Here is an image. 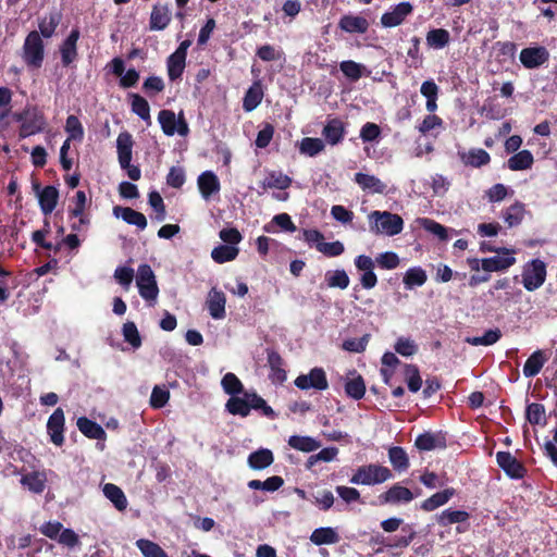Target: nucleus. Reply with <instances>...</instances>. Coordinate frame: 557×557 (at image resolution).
I'll list each match as a JSON object with an SVG mask.
<instances>
[{"label": "nucleus", "mask_w": 557, "mask_h": 557, "mask_svg": "<svg viewBox=\"0 0 557 557\" xmlns=\"http://www.w3.org/2000/svg\"><path fill=\"white\" fill-rule=\"evenodd\" d=\"M455 494L456 491L453 487H448L442 492H437L422 502L421 509L424 511H433L438 507L447 504Z\"/></svg>", "instance_id": "nucleus-32"}, {"label": "nucleus", "mask_w": 557, "mask_h": 557, "mask_svg": "<svg viewBox=\"0 0 557 557\" xmlns=\"http://www.w3.org/2000/svg\"><path fill=\"white\" fill-rule=\"evenodd\" d=\"M148 202L156 212L157 221L162 222L166 216V210L161 195L156 190L150 191L148 195Z\"/></svg>", "instance_id": "nucleus-63"}, {"label": "nucleus", "mask_w": 557, "mask_h": 557, "mask_svg": "<svg viewBox=\"0 0 557 557\" xmlns=\"http://www.w3.org/2000/svg\"><path fill=\"white\" fill-rule=\"evenodd\" d=\"M59 201V190L55 186L48 185L38 193V202L41 212L49 215L55 209Z\"/></svg>", "instance_id": "nucleus-26"}, {"label": "nucleus", "mask_w": 557, "mask_h": 557, "mask_svg": "<svg viewBox=\"0 0 557 557\" xmlns=\"http://www.w3.org/2000/svg\"><path fill=\"white\" fill-rule=\"evenodd\" d=\"M172 21L169 3L157 2L152 5L149 17V29L152 32L164 30Z\"/></svg>", "instance_id": "nucleus-16"}, {"label": "nucleus", "mask_w": 557, "mask_h": 557, "mask_svg": "<svg viewBox=\"0 0 557 557\" xmlns=\"http://www.w3.org/2000/svg\"><path fill=\"white\" fill-rule=\"evenodd\" d=\"M392 478L393 473L387 467L377 463H369L358 467L349 482L357 485H376Z\"/></svg>", "instance_id": "nucleus-3"}, {"label": "nucleus", "mask_w": 557, "mask_h": 557, "mask_svg": "<svg viewBox=\"0 0 557 557\" xmlns=\"http://www.w3.org/2000/svg\"><path fill=\"white\" fill-rule=\"evenodd\" d=\"M288 445L302 453H311L317 450L321 443L310 436L292 435L287 441Z\"/></svg>", "instance_id": "nucleus-39"}, {"label": "nucleus", "mask_w": 557, "mask_h": 557, "mask_svg": "<svg viewBox=\"0 0 557 557\" xmlns=\"http://www.w3.org/2000/svg\"><path fill=\"white\" fill-rule=\"evenodd\" d=\"M263 91L259 82L253 83L246 91L243 99V109L246 112L255 110L262 101Z\"/></svg>", "instance_id": "nucleus-38"}, {"label": "nucleus", "mask_w": 557, "mask_h": 557, "mask_svg": "<svg viewBox=\"0 0 557 557\" xmlns=\"http://www.w3.org/2000/svg\"><path fill=\"white\" fill-rule=\"evenodd\" d=\"M414 446L421 451H430L436 448L444 449L447 446L446 433L442 431L436 433L424 432L417 436Z\"/></svg>", "instance_id": "nucleus-17"}, {"label": "nucleus", "mask_w": 557, "mask_h": 557, "mask_svg": "<svg viewBox=\"0 0 557 557\" xmlns=\"http://www.w3.org/2000/svg\"><path fill=\"white\" fill-rule=\"evenodd\" d=\"M534 163V157L530 150H521L511 156L507 161V166L511 171H523L531 169Z\"/></svg>", "instance_id": "nucleus-36"}, {"label": "nucleus", "mask_w": 557, "mask_h": 557, "mask_svg": "<svg viewBox=\"0 0 557 557\" xmlns=\"http://www.w3.org/2000/svg\"><path fill=\"white\" fill-rule=\"evenodd\" d=\"M310 541L317 546L331 545L339 541V535L331 527H321L311 533Z\"/></svg>", "instance_id": "nucleus-35"}, {"label": "nucleus", "mask_w": 557, "mask_h": 557, "mask_svg": "<svg viewBox=\"0 0 557 557\" xmlns=\"http://www.w3.org/2000/svg\"><path fill=\"white\" fill-rule=\"evenodd\" d=\"M103 494L119 511H124L127 508V498L122 488L117 485L113 483L104 484Z\"/></svg>", "instance_id": "nucleus-37"}, {"label": "nucleus", "mask_w": 557, "mask_h": 557, "mask_svg": "<svg viewBox=\"0 0 557 557\" xmlns=\"http://www.w3.org/2000/svg\"><path fill=\"white\" fill-rule=\"evenodd\" d=\"M496 462L507 476L513 480L523 479L527 474V468L509 451H498Z\"/></svg>", "instance_id": "nucleus-10"}, {"label": "nucleus", "mask_w": 557, "mask_h": 557, "mask_svg": "<svg viewBox=\"0 0 557 557\" xmlns=\"http://www.w3.org/2000/svg\"><path fill=\"white\" fill-rule=\"evenodd\" d=\"M325 145L321 138L305 137L299 145V151L302 154L314 157L322 152Z\"/></svg>", "instance_id": "nucleus-55"}, {"label": "nucleus", "mask_w": 557, "mask_h": 557, "mask_svg": "<svg viewBox=\"0 0 557 557\" xmlns=\"http://www.w3.org/2000/svg\"><path fill=\"white\" fill-rule=\"evenodd\" d=\"M132 112L144 121H150V107L148 101L138 94H129Z\"/></svg>", "instance_id": "nucleus-51"}, {"label": "nucleus", "mask_w": 557, "mask_h": 557, "mask_svg": "<svg viewBox=\"0 0 557 557\" xmlns=\"http://www.w3.org/2000/svg\"><path fill=\"white\" fill-rule=\"evenodd\" d=\"M284 485V480L280 475H273L264 481L251 480L248 482V487L251 490H262L267 492H275Z\"/></svg>", "instance_id": "nucleus-52"}, {"label": "nucleus", "mask_w": 557, "mask_h": 557, "mask_svg": "<svg viewBox=\"0 0 557 557\" xmlns=\"http://www.w3.org/2000/svg\"><path fill=\"white\" fill-rule=\"evenodd\" d=\"M292 185V178L281 172L272 171L269 175L260 182L263 189L277 188L286 189Z\"/></svg>", "instance_id": "nucleus-40"}, {"label": "nucleus", "mask_w": 557, "mask_h": 557, "mask_svg": "<svg viewBox=\"0 0 557 557\" xmlns=\"http://www.w3.org/2000/svg\"><path fill=\"white\" fill-rule=\"evenodd\" d=\"M65 132L69 134L67 138L81 141L84 137V128L76 115H69L65 122Z\"/></svg>", "instance_id": "nucleus-61"}, {"label": "nucleus", "mask_w": 557, "mask_h": 557, "mask_svg": "<svg viewBox=\"0 0 557 557\" xmlns=\"http://www.w3.org/2000/svg\"><path fill=\"white\" fill-rule=\"evenodd\" d=\"M268 364L271 369L269 379L273 383H283L286 381L287 373L284 369V360L282 356L274 349H267Z\"/></svg>", "instance_id": "nucleus-19"}, {"label": "nucleus", "mask_w": 557, "mask_h": 557, "mask_svg": "<svg viewBox=\"0 0 557 557\" xmlns=\"http://www.w3.org/2000/svg\"><path fill=\"white\" fill-rule=\"evenodd\" d=\"M520 62L525 69H537L549 60V52L543 46L528 47L520 52Z\"/></svg>", "instance_id": "nucleus-15"}, {"label": "nucleus", "mask_w": 557, "mask_h": 557, "mask_svg": "<svg viewBox=\"0 0 557 557\" xmlns=\"http://www.w3.org/2000/svg\"><path fill=\"white\" fill-rule=\"evenodd\" d=\"M428 280L425 271L420 267L410 268L404 276V284L407 288L422 286Z\"/></svg>", "instance_id": "nucleus-59"}, {"label": "nucleus", "mask_w": 557, "mask_h": 557, "mask_svg": "<svg viewBox=\"0 0 557 557\" xmlns=\"http://www.w3.org/2000/svg\"><path fill=\"white\" fill-rule=\"evenodd\" d=\"M238 252H239L238 248H236L234 246L220 245V246L213 248V250L211 251V258L216 263H225V262L233 261L234 259H236Z\"/></svg>", "instance_id": "nucleus-54"}, {"label": "nucleus", "mask_w": 557, "mask_h": 557, "mask_svg": "<svg viewBox=\"0 0 557 557\" xmlns=\"http://www.w3.org/2000/svg\"><path fill=\"white\" fill-rule=\"evenodd\" d=\"M425 41L430 49L441 50L448 46L450 34L445 28H432L426 33Z\"/></svg>", "instance_id": "nucleus-33"}, {"label": "nucleus", "mask_w": 557, "mask_h": 557, "mask_svg": "<svg viewBox=\"0 0 557 557\" xmlns=\"http://www.w3.org/2000/svg\"><path fill=\"white\" fill-rule=\"evenodd\" d=\"M225 304L226 297L223 292L218 290L216 288H212L209 292L207 307L210 315L215 320H221L225 318Z\"/></svg>", "instance_id": "nucleus-21"}, {"label": "nucleus", "mask_w": 557, "mask_h": 557, "mask_svg": "<svg viewBox=\"0 0 557 557\" xmlns=\"http://www.w3.org/2000/svg\"><path fill=\"white\" fill-rule=\"evenodd\" d=\"M198 188L205 199H209L213 194L219 193L221 185L218 176L212 171L202 172L197 180Z\"/></svg>", "instance_id": "nucleus-24"}, {"label": "nucleus", "mask_w": 557, "mask_h": 557, "mask_svg": "<svg viewBox=\"0 0 557 557\" xmlns=\"http://www.w3.org/2000/svg\"><path fill=\"white\" fill-rule=\"evenodd\" d=\"M113 214L116 218H122V220L127 224L137 226L139 230H145L147 227V219L145 214L129 207L115 206L113 208Z\"/></svg>", "instance_id": "nucleus-22"}, {"label": "nucleus", "mask_w": 557, "mask_h": 557, "mask_svg": "<svg viewBox=\"0 0 557 557\" xmlns=\"http://www.w3.org/2000/svg\"><path fill=\"white\" fill-rule=\"evenodd\" d=\"M414 498L413 493L399 483L394 484L387 491L377 496L379 505H398L410 503Z\"/></svg>", "instance_id": "nucleus-12"}, {"label": "nucleus", "mask_w": 557, "mask_h": 557, "mask_svg": "<svg viewBox=\"0 0 557 557\" xmlns=\"http://www.w3.org/2000/svg\"><path fill=\"white\" fill-rule=\"evenodd\" d=\"M369 221L370 231L375 234L395 236L404 228L401 216L388 211H372L369 214Z\"/></svg>", "instance_id": "nucleus-2"}, {"label": "nucleus", "mask_w": 557, "mask_h": 557, "mask_svg": "<svg viewBox=\"0 0 557 557\" xmlns=\"http://www.w3.org/2000/svg\"><path fill=\"white\" fill-rule=\"evenodd\" d=\"M47 121L44 112L37 107H27V117L18 129L20 138H26L44 132Z\"/></svg>", "instance_id": "nucleus-8"}, {"label": "nucleus", "mask_w": 557, "mask_h": 557, "mask_svg": "<svg viewBox=\"0 0 557 557\" xmlns=\"http://www.w3.org/2000/svg\"><path fill=\"white\" fill-rule=\"evenodd\" d=\"M354 181L361 187L362 190H367L372 194L386 193V184L374 175L358 172L355 174Z\"/></svg>", "instance_id": "nucleus-27"}, {"label": "nucleus", "mask_w": 557, "mask_h": 557, "mask_svg": "<svg viewBox=\"0 0 557 557\" xmlns=\"http://www.w3.org/2000/svg\"><path fill=\"white\" fill-rule=\"evenodd\" d=\"M339 69L343 74L352 82H357L363 75H368L370 73L363 64L357 63L352 60L342 61L339 63Z\"/></svg>", "instance_id": "nucleus-43"}, {"label": "nucleus", "mask_w": 557, "mask_h": 557, "mask_svg": "<svg viewBox=\"0 0 557 557\" xmlns=\"http://www.w3.org/2000/svg\"><path fill=\"white\" fill-rule=\"evenodd\" d=\"M345 393L355 400L363 398L366 394V383L363 377L361 375H357L356 377L348 380L345 383Z\"/></svg>", "instance_id": "nucleus-57"}, {"label": "nucleus", "mask_w": 557, "mask_h": 557, "mask_svg": "<svg viewBox=\"0 0 557 557\" xmlns=\"http://www.w3.org/2000/svg\"><path fill=\"white\" fill-rule=\"evenodd\" d=\"M22 59L28 69H40L45 60V44L37 30L27 34L23 47Z\"/></svg>", "instance_id": "nucleus-4"}, {"label": "nucleus", "mask_w": 557, "mask_h": 557, "mask_svg": "<svg viewBox=\"0 0 557 557\" xmlns=\"http://www.w3.org/2000/svg\"><path fill=\"white\" fill-rule=\"evenodd\" d=\"M81 32L77 27L71 29L67 37L60 45L59 51L61 55V63L64 67L71 66V64L77 59V41L79 39Z\"/></svg>", "instance_id": "nucleus-13"}, {"label": "nucleus", "mask_w": 557, "mask_h": 557, "mask_svg": "<svg viewBox=\"0 0 557 557\" xmlns=\"http://www.w3.org/2000/svg\"><path fill=\"white\" fill-rule=\"evenodd\" d=\"M525 418L532 425H545L546 424V412L543 404L531 403L527 406Z\"/></svg>", "instance_id": "nucleus-50"}, {"label": "nucleus", "mask_w": 557, "mask_h": 557, "mask_svg": "<svg viewBox=\"0 0 557 557\" xmlns=\"http://www.w3.org/2000/svg\"><path fill=\"white\" fill-rule=\"evenodd\" d=\"M294 384L301 391L314 388L318 391H325L329 387L326 373L323 368L315 367L310 370L308 374L298 375Z\"/></svg>", "instance_id": "nucleus-9"}, {"label": "nucleus", "mask_w": 557, "mask_h": 557, "mask_svg": "<svg viewBox=\"0 0 557 557\" xmlns=\"http://www.w3.org/2000/svg\"><path fill=\"white\" fill-rule=\"evenodd\" d=\"M355 267L361 271L360 284L364 289H372L377 284V276L374 273V268L377 265L383 270H394L399 263L400 259L394 251H386L379 253L373 260L370 256L359 255L354 260Z\"/></svg>", "instance_id": "nucleus-1"}, {"label": "nucleus", "mask_w": 557, "mask_h": 557, "mask_svg": "<svg viewBox=\"0 0 557 557\" xmlns=\"http://www.w3.org/2000/svg\"><path fill=\"white\" fill-rule=\"evenodd\" d=\"M64 411L59 407L51 413L47 421V432L50 436L51 443L55 446H62L64 444Z\"/></svg>", "instance_id": "nucleus-14"}, {"label": "nucleus", "mask_w": 557, "mask_h": 557, "mask_svg": "<svg viewBox=\"0 0 557 557\" xmlns=\"http://www.w3.org/2000/svg\"><path fill=\"white\" fill-rule=\"evenodd\" d=\"M369 26L368 20L361 15L345 14L338 22V27L349 34H364Z\"/></svg>", "instance_id": "nucleus-20"}, {"label": "nucleus", "mask_w": 557, "mask_h": 557, "mask_svg": "<svg viewBox=\"0 0 557 557\" xmlns=\"http://www.w3.org/2000/svg\"><path fill=\"white\" fill-rule=\"evenodd\" d=\"M516 263L512 255L494 256L481 260V268L485 272H499L509 269Z\"/></svg>", "instance_id": "nucleus-28"}, {"label": "nucleus", "mask_w": 557, "mask_h": 557, "mask_svg": "<svg viewBox=\"0 0 557 557\" xmlns=\"http://www.w3.org/2000/svg\"><path fill=\"white\" fill-rule=\"evenodd\" d=\"M122 333L124 341L132 345L133 348H139L141 346V337L139 335L136 324L128 321L123 324Z\"/></svg>", "instance_id": "nucleus-60"}, {"label": "nucleus", "mask_w": 557, "mask_h": 557, "mask_svg": "<svg viewBox=\"0 0 557 557\" xmlns=\"http://www.w3.org/2000/svg\"><path fill=\"white\" fill-rule=\"evenodd\" d=\"M76 424L78 430L88 438L104 441L107 437L103 428L87 417H79Z\"/></svg>", "instance_id": "nucleus-29"}, {"label": "nucleus", "mask_w": 557, "mask_h": 557, "mask_svg": "<svg viewBox=\"0 0 557 557\" xmlns=\"http://www.w3.org/2000/svg\"><path fill=\"white\" fill-rule=\"evenodd\" d=\"M133 137L128 132H122L116 139L117 159L121 168H127L132 161Z\"/></svg>", "instance_id": "nucleus-23"}, {"label": "nucleus", "mask_w": 557, "mask_h": 557, "mask_svg": "<svg viewBox=\"0 0 557 557\" xmlns=\"http://www.w3.org/2000/svg\"><path fill=\"white\" fill-rule=\"evenodd\" d=\"M325 282L330 288L346 289L350 280L345 270H330L325 273Z\"/></svg>", "instance_id": "nucleus-47"}, {"label": "nucleus", "mask_w": 557, "mask_h": 557, "mask_svg": "<svg viewBox=\"0 0 557 557\" xmlns=\"http://www.w3.org/2000/svg\"><path fill=\"white\" fill-rule=\"evenodd\" d=\"M545 361H546V359L544 357L543 351H541V350L534 351L524 362V366H523L524 376L533 377V376L537 375L541 372Z\"/></svg>", "instance_id": "nucleus-42"}, {"label": "nucleus", "mask_w": 557, "mask_h": 557, "mask_svg": "<svg viewBox=\"0 0 557 557\" xmlns=\"http://www.w3.org/2000/svg\"><path fill=\"white\" fill-rule=\"evenodd\" d=\"M226 410L233 416H240L243 418L249 414L248 397L232 396L225 404Z\"/></svg>", "instance_id": "nucleus-49"}, {"label": "nucleus", "mask_w": 557, "mask_h": 557, "mask_svg": "<svg viewBox=\"0 0 557 557\" xmlns=\"http://www.w3.org/2000/svg\"><path fill=\"white\" fill-rule=\"evenodd\" d=\"M524 205L516 201L503 212V219L508 227L518 226L524 218Z\"/></svg>", "instance_id": "nucleus-41"}, {"label": "nucleus", "mask_w": 557, "mask_h": 557, "mask_svg": "<svg viewBox=\"0 0 557 557\" xmlns=\"http://www.w3.org/2000/svg\"><path fill=\"white\" fill-rule=\"evenodd\" d=\"M245 397H248L249 412L251 409L261 410L265 417L273 418L274 410L267 404V401L255 392H245Z\"/></svg>", "instance_id": "nucleus-56"}, {"label": "nucleus", "mask_w": 557, "mask_h": 557, "mask_svg": "<svg viewBox=\"0 0 557 557\" xmlns=\"http://www.w3.org/2000/svg\"><path fill=\"white\" fill-rule=\"evenodd\" d=\"M158 121L166 136H173L176 133L181 136H187L189 133V127L183 113L176 119L172 110L163 109L158 114Z\"/></svg>", "instance_id": "nucleus-7"}, {"label": "nucleus", "mask_w": 557, "mask_h": 557, "mask_svg": "<svg viewBox=\"0 0 557 557\" xmlns=\"http://www.w3.org/2000/svg\"><path fill=\"white\" fill-rule=\"evenodd\" d=\"M62 20L59 11H52L48 15L40 17L38 21L39 35L44 38H51Z\"/></svg>", "instance_id": "nucleus-30"}, {"label": "nucleus", "mask_w": 557, "mask_h": 557, "mask_svg": "<svg viewBox=\"0 0 557 557\" xmlns=\"http://www.w3.org/2000/svg\"><path fill=\"white\" fill-rule=\"evenodd\" d=\"M21 483L26 485L29 491L40 494L45 490V481L40 478L38 472H32L23 475Z\"/></svg>", "instance_id": "nucleus-64"}, {"label": "nucleus", "mask_w": 557, "mask_h": 557, "mask_svg": "<svg viewBox=\"0 0 557 557\" xmlns=\"http://www.w3.org/2000/svg\"><path fill=\"white\" fill-rule=\"evenodd\" d=\"M248 466L253 470H263L274 461L272 450L260 448L248 456Z\"/></svg>", "instance_id": "nucleus-34"}, {"label": "nucleus", "mask_w": 557, "mask_h": 557, "mask_svg": "<svg viewBox=\"0 0 557 557\" xmlns=\"http://www.w3.org/2000/svg\"><path fill=\"white\" fill-rule=\"evenodd\" d=\"M315 249L323 253L325 257L333 258L338 257L345 251V246L342 242L335 240L332 243H318Z\"/></svg>", "instance_id": "nucleus-62"}, {"label": "nucleus", "mask_w": 557, "mask_h": 557, "mask_svg": "<svg viewBox=\"0 0 557 557\" xmlns=\"http://www.w3.org/2000/svg\"><path fill=\"white\" fill-rule=\"evenodd\" d=\"M221 385L223 391L231 396H236L246 392L244 391L242 381L232 372L226 373L222 377Z\"/></svg>", "instance_id": "nucleus-58"}, {"label": "nucleus", "mask_w": 557, "mask_h": 557, "mask_svg": "<svg viewBox=\"0 0 557 557\" xmlns=\"http://www.w3.org/2000/svg\"><path fill=\"white\" fill-rule=\"evenodd\" d=\"M547 275L546 264L540 259L527 262L522 271V284L528 292L539 289L545 282Z\"/></svg>", "instance_id": "nucleus-5"}, {"label": "nucleus", "mask_w": 557, "mask_h": 557, "mask_svg": "<svg viewBox=\"0 0 557 557\" xmlns=\"http://www.w3.org/2000/svg\"><path fill=\"white\" fill-rule=\"evenodd\" d=\"M186 66V58L181 57L176 53L169 55L166 60L168 76L171 82H175L181 78Z\"/></svg>", "instance_id": "nucleus-44"}, {"label": "nucleus", "mask_w": 557, "mask_h": 557, "mask_svg": "<svg viewBox=\"0 0 557 557\" xmlns=\"http://www.w3.org/2000/svg\"><path fill=\"white\" fill-rule=\"evenodd\" d=\"M401 531L405 535H395L389 537H381L373 540L375 543L383 545L387 549L406 548L417 536V532L409 525L403 527Z\"/></svg>", "instance_id": "nucleus-18"}, {"label": "nucleus", "mask_w": 557, "mask_h": 557, "mask_svg": "<svg viewBox=\"0 0 557 557\" xmlns=\"http://www.w3.org/2000/svg\"><path fill=\"white\" fill-rule=\"evenodd\" d=\"M388 459L396 471L401 472L409 468L408 455L400 446H393L388 449Z\"/></svg>", "instance_id": "nucleus-45"}, {"label": "nucleus", "mask_w": 557, "mask_h": 557, "mask_svg": "<svg viewBox=\"0 0 557 557\" xmlns=\"http://www.w3.org/2000/svg\"><path fill=\"white\" fill-rule=\"evenodd\" d=\"M345 133V125L338 117L329 120L322 131L326 143L332 146L339 144L344 139Z\"/></svg>", "instance_id": "nucleus-25"}, {"label": "nucleus", "mask_w": 557, "mask_h": 557, "mask_svg": "<svg viewBox=\"0 0 557 557\" xmlns=\"http://www.w3.org/2000/svg\"><path fill=\"white\" fill-rule=\"evenodd\" d=\"M502 337L499 329H490L482 336L466 337L465 342L472 346H491L497 343Z\"/></svg>", "instance_id": "nucleus-46"}, {"label": "nucleus", "mask_w": 557, "mask_h": 557, "mask_svg": "<svg viewBox=\"0 0 557 557\" xmlns=\"http://www.w3.org/2000/svg\"><path fill=\"white\" fill-rule=\"evenodd\" d=\"M137 287L139 295L147 301L156 300L159 294L154 273L149 264H140L137 271Z\"/></svg>", "instance_id": "nucleus-6"}, {"label": "nucleus", "mask_w": 557, "mask_h": 557, "mask_svg": "<svg viewBox=\"0 0 557 557\" xmlns=\"http://www.w3.org/2000/svg\"><path fill=\"white\" fill-rule=\"evenodd\" d=\"M470 518L469 512L465 510H453V509H446L442 511L437 521L441 525L447 527L449 524L454 523H461L468 521Z\"/></svg>", "instance_id": "nucleus-53"}, {"label": "nucleus", "mask_w": 557, "mask_h": 557, "mask_svg": "<svg viewBox=\"0 0 557 557\" xmlns=\"http://www.w3.org/2000/svg\"><path fill=\"white\" fill-rule=\"evenodd\" d=\"M136 546L144 557H169L166 552L153 541L139 539L136 541Z\"/></svg>", "instance_id": "nucleus-48"}, {"label": "nucleus", "mask_w": 557, "mask_h": 557, "mask_svg": "<svg viewBox=\"0 0 557 557\" xmlns=\"http://www.w3.org/2000/svg\"><path fill=\"white\" fill-rule=\"evenodd\" d=\"M461 161L472 168H481L491 162V156L482 148H472L468 152L459 153Z\"/></svg>", "instance_id": "nucleus-31"}, {"label": "nucleus", "mask_w": 557, "mask_h": 557, "mask_svg": "<svg viewBox=\"0 0 557 557\" xmlns=\"http://www.w3.org/2000/svg\"><path fill=\"white\" fill-rule=\"evenodd\" d=\"M412 12L413 5L410 2H400L394 5L391 11L385 12L381 16V24L385 28L399 26L404 23L407 16L412 14Z\"/></svg>", "instance_id": "nucleus-11"}]
</instances>
